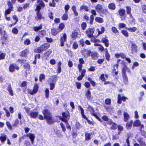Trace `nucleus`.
Instances as JSON below:
<instances>
[{"instance_id": "obj_1", "label": "nucleus", "mask_w": 146, "mask_h": 146, "mask_svg": "<svg viewBox=\"0 0 146 146\" xmlns=\"http://www.w3.org/2000/svg\"><path fill=\"white\" fill-rule=\"evenodd\" d=\"M43 113L44 116V118L47 120L48 124H52L54 122V120L52 119L51 114L48 110H44L43 111Z\"/></svg>"}, {"instance_id": "obj_2", "label": "nucleus", "mask_w": 146, "mask_h": 146, "mask_svg": "<svg viewBox=\"0 0 146 146\" xmlns=\"http://www.w3.org/2000/svg\"><path fill=\"white\" fill-rule=\"evenodd\" d=\"M62 117L60 118V119L63 121L65 122L66 123V125L68 129H71L70 126L68 125L67 123L68 121L69 118V115L68 113L63 112L62 113Z\"/></svg>"}, {"instance_id": "obj_3", "label": "nucleus", "mask_w": 146, "mask_h": 146, "mask_svg": "<svg viewBox=\"0 0 146 146\" xmlns=\"http://www.w3.org/2000/svg\"><path fill=\"white\" fill-rule=\"evenodd\" d=\"M50 46V44L46 43L38 47L35 50V52L36 53H40L43 51H44L48 48Z\"/></svg>"}, {"instance_id": "obj_4", "label": "nucleus", "mask_w": 146, "mask_h": 146, "mask_svg": "<svg viewBox=\"0 0 146 146\" xmlns=\"http://www.w3.org/2000/svg\"><path fill=\"white\" fill-rule=\"evenodd\" d=\"M35 5L36 6L35 11H40L41 9L43 8L45 6L44 3L42 0H37Z\"/></svg>"}, {"instance_id": "obj_5", "label": "nucleus", "mask_w": 146, "mask_h": 146, "mask_svg": "<svg viewBox=\"0 0 146 146\" xmlns=\"http://www.w3.org/2000/svg\"><path fill=\"white\" fill-rule=\"evenodd\" d=\"M60 36V46H63L64 45V42L66 41L67 35L66 33H62Z\"/></svg>"}, {"instance_id": "obj_6", "label": "nucleus", "mask_w": 146, "mask_h": 146, "mask_svg": "<svg viewBox=\"0 0 146 146\" xmlns=\"http://www.w3.org/2000/svg\"><path fill=\"white\" fill-rule=\"evenodd\" d=\"M88 110L91 113V114L93 116L96 117L100 121V119L97 115L96 114L95 112V111L94 108L91 106H89L88 108Z\"/></svg>"}, {"instance_id": "obj_7", "label": "nucleus", "mask_w": 146, "mask_h": 146, "mask_svg": "<svg viewBox=\"0 0 146 146\" xmlns=\"http://www.w3.org/2000/svg\"><path fill=\"white\" fill-rule=\"evenodd\" d=\"M94 31V29L93 28L87 29L86 31V33L88 37L89 38L92 37L93 36Z\"/></svg>"}, {"instance_id": "obj_8", "label": "nucleus", "mask_w": 146, "mask_h": 146, "mask_svg": "<svg viewBox=\"0 0 146 146\" xmlns=\"http://www.w3.org/2000/svg\"><path fill=\"white\" fill-rule=\"evenodd\" d=\"M91 53V51L90 50L86 49H84L82 51V54L86 58L90 56Z\"/></svg>"}, {"instance_id": "obj_9", "label": "nucleus", "mask_w": 146, "mask_h": 146, "mask_svg": "<svg viewBox=\"0 0 146 146\" xmlns=\"http://www.w3.org/2000/svg\"><path fill=\"white\" fill-rule=\"evenodd\" d=\"M38 86L36 84H35L33 90H29V93L32 95L36 94L37 92L38 89Z\"/></svg>"}, {"instance_id": "obj_10", "label": "nucleus", "mask_w": 146, "mask_h": 146, "mask_svg": "<svg viewBox=\"0 0 146 146\" xmlns=\"http://www.w3.org/2000/svg\"><path fill=\"white\" fill-rule=\"evenodd\" d=\"M19 68L15 64H11L9 67V70L11 72H13L15 71V69L18 70Z\"/></svg>"}, {"instance_id": "obj_11", "label": "nucleus", "mask_w": 146, "mask_h": 146, "mask_svg": "<svg viewBox=\"0 0 146 146\" xmlns=\"http://www.w3.org/2000/svg\"><path fill=\"white\" fill-rule=\"evenodd\" d=\"M57 77L56 75L51 76L49 79V83H55L57 81Z\"/></svg>"}, {"instance_id": "obj_12", "label": "nucleus", "mask_w": 146, "mask_h": 146, "mask_svg": "<svg viewBox=\"0 0 146 146\" xmlns=\"http://www.w3.org/2000/svg\"><path fill=\"white\" fill-rule=\"evenodd\" d=\"M92 58V59L96 60L98 56V54L97 52L93 51L91 53Z\"/></svg>"}, {"instance_id": "obj_13", "label": "nucleus", "mask_w": 146, "mask_h": 146, "mask_svg": "<svg viewBox=\"0 0 146 146\" xmlns=\"http://www.w3.org/2000/svg\"><path fill=\"white\" fill-rule=\"evenodd\" d=\"M38 114V112L36 111H35L34 110L31 111L29 114L31 117L32 118H36Z\"/></svg>"}, {"instance_id": "obj_14", "label": "nucleus", "mask_w": 146, "mask_h": 146, "mask_svg": "<svg viewBox=\"0 0 146 146\" xmlns=\"http://www.w3.org/2000/svg\"><path fill=\"white\" fill-rule=\"evenodd\" d=\"M132 52L133 53H136L137 51V46L136 44L134 43H132L131 44Z\"/></svg>"}, {"instance_id": "obj_15", "label": "nucleus", "mask_w": 146, "mask_h": 146, "mask_svg": "<svg viewBox=\"0 0 146 146\" xmlns=\"http://www.w3.org/2000/svg\"><path fill=\"white\" fill-rule=\"evenodd\" d=\"M26 136L27 137H29L31 139V143L33 144V143L34 139L35 138L34 135L33 133H29Z\"/></svg>"}, {"instance_id": "obj_16", "label": "nucleus", "mask_w": 146, "mask_h": 146, "mask_svg": "<svg viewBox=\"0 0 146 146\" xmlns=\"http://www.w3.org/2000/svg\"><path fill=\"white\" fill-rule=\"evenodd\" d=\"M123 115L124 121L125 122H127L130 118L129 115L127 113L125 112L123 113Z\"/></svg>"}, {"instance_id": "obj_17", "label": "nucleus", "mask_w": 146, "mask_h": 146, "mask_svg": "<svg viewBox=\"0 0 146 146\" xmlns=\"http://www.w3.org/2000/svg\"><path fill=\"white\" fill-rule=\"evenodd\" d=\"M78 108L80 110L81 113V115H82V117L84 119L87 120V121H88V118H87V117H86V116H85V115H84V109L82 107L80 106H78Z\"/></svg>"}, {"instance_id": "obj_18", "label": "nucleus", "mask_w": 146, "mask_h": 146, "mask_svg": "<svg viewBox=\"0 0 146 146\" xmlns=\"http://www.w3.org/2000/svg\"><path fill=\"white\" fill-rule=\"evenodd\" d=\"M102 41L105 44L106 46L108 47L109 46V40L107 37H105L102 38Z\"/></svg>"}, {"instance_id": "obj_19", "label": "nucleus", "mask_w": 146, "mask_h": 146, "mask_svg": "<svg viewBox=\"0 0 146 146\" xmlns=\"http://www.w3.org/2000/svg\"><path fill=\"white\" fill-rule=\"evenodd\" d=\"M84 10L86 12H88L89 11L88 7L87 6L84 5H81L80 8V11H81Z\"/></svg>"}, {"instance_id": "obj_20", "label": "nucleus", "mask_w": 146, "mask_h": 146, "mask_svg": "<svg viewBox=\"0 0 146 146\" xmlns=\"http://www.w3.org/2000/svg\"><path fill=\"white\" fill-rule=\"evenodd\" d=\"M37 12L36 14L37 17H36V20L41 19L43 18L42 15L41 14V13L40 12V11H35Z\"/></svg>"}, {"instance_id": "obj_21", "label": "nucleus", "mask_w": 146, "mask_h": 146, "mask_svg": "<svg viewBox=\"0 0 146 146\" xmlns=\"http://www.w3.org/2000/svg\"><path fill=\"white\" fill-rule=\"evenodd\" d=\"M29 52V51L28 49H26L23 51L21 53V55L22 56L26 57Z\"/></svg>"}, {"instance_id": "obj_22", "label": "nucleus", "mask_w": 146, "mask_h": 146, "mask_svg": "<svg viewBox=\"0 0 146 146\" xmlns=\"http://www.w3.org/2000/svg\"><path fill=\"white\" fill-rule=\"evenodd\" d=\"M105 28L104 27H101L97 29V31L98 32V35H100L102 34L104 32Z\"/></svg>"}, {"instance_id": "obj_23", "label": "nucleus", "mask_w": 146, "mask_h": 146, "mask_svg": "<svg viewBox=\"0 0 146 146\" xmlns=\"http://www.w3.org/2000/svg\"><path fill=\"white\" fill-rule=\"evenodd\" d=\"M95 8L97 11L99 12L102 11L103 7L101 5L98 4L96 6Z\"/></svg>"}, {"instance_id": "obj_24", "label": "nucleus", "mask_w": 146, "mask_h": 146, "mask_svg": "<svg viewBox=\"0 0 146 146\" xmlns=\"http://www.w3.org/2000/svg\"><path fill=\"white\" fill-rule=\"evenodd\" d=\"M60 32L58 29H53L52 30L51 33L54 36H56Z\"/></svg>"}, {"instance_id": "obj_25", "label": "nucleus", "mask_w": 146, "mask_h": 146, "mask_svg": "<svg viewBox=\"0 0 146 146\" xmlns=\"http://www.w3.org/2000/svg\"><path fill=\"white\" fill-rule=\"evenodd\" d=\"M133 122L132 120H131L129 122H127L126 125V127L127 129H131Z\"/></svg>"}, {"instance_id": "obj_26", "label": "nucleus", "mask_w": 146, "mask_h": 146, "mask_svg": "<svg viewBox=\"0 0 146 146\" xmlns=\"http://www.w3.org/2000/svg\"><path fill=\"white\" fill-rule=\"evenodd\" d=\"M7 136L6 135H2L0 136V140L2 143H4L6 139Z\"/></svg>"}, {"instance_id": "obj_27", "label": "nucleus", "mask_w": 146, "mask_h": 146, "mask_svg": "<svg viewBox=\"0 0 146 146\" xmlns=\"http://www.w3.org/2000/svg\"><path fill=\"white\" fill-rule=\"evenodd\" d=\"M126 12L129 15V16L130 18H131L132 17V15L131 14V7H126Z\"/></svg>"}, {"instance_id": "obj_28", "label": "nucleus", "mask_w": 146, "mask_h": 146, "mask_svg": "<svg viewBox=\"0 0 146 146\" xmlns=\"http://www.w3.org/2000/svg\"><path fill=\"white\" fill-rule=\"evenodd\" d=\"M65 27L64 24L63 23H61L59 25L58 29L60 32Z\"/></svg>"}, {"instance_id": "obj_29", "label": "nucleus", "mask_w": 146, "mask_h": 146, "mask_svg": "<svg viewBox=\"0 0 146 146\" xmlns=\"http://www.w3.org/2000/svg\"><path fill=\"white\" fill-rule=\"evenodd\" d=\"M140 121L139 120H137L134 122L133 126L134 127H137L140 126Z\"/></svg>"}, {"instance_id": "obj_30", "label": "nucleus", "mask_w": 146, "mask_h": 146, "mask_svg": "<svg viewBox=\"0 0 146 146\" xmlns=\"http://www.w3.org/2000/svg\"><path fill=\"white\" fill-rule=\"evenodd\" d=\"M125 29L131 32H134L136 31L137 29L136 27H135L132 28L126 27Z\"/></svg>"}, {"instance_id": "obj_31", "label": "nucleus", "mask_w": 146, "mask_h": 146, "mask_svg": "<svg viewBox=\"0 0 146 146\" xmlns=\"http://www.w3.org/2000/svg\"><path fill=\"white\" fill-rule=\"evenodd\" d=\"M108 7L109 9L112 10H114L115 8V6L114 3H111L108 5Z\"/></svg>"}, {"instance_id": "obj_32", "label": "nucleus", "mask_w": 146, "mask_h": 146, "mask_svg": "<svg viewBox=\"0 0 146 146\" xmlns=\"http://www.w3.org/2000/svg\"><path fill=\"white\" fill-rule=\"evenodd\" d=\"M95 20L97 22L102 23L104 22L103 19L100 17H97L95 18Z\"/></svg>"}, {"instance_id": "obj_33", "label": "nucleus", "mask_w": 146, "mask_h": 146, "mask_svg": "<svg viewBox=\"0 0 146 146\" xmlns=\"http://www.w3.org/2000/svg\"><path fill=\"white\" fill-rule=\"evenodd\" d=\"M124 83L125 84H127L128 83V78L126 75L123 76Z\"/></svg>"}, {"instance_id": "obj_34", "label": "nucleus", "mask_w": 146, "mask_h": 146, "mask_svg": "<svg viewBox=\"0 0 146 146\" xmlns=\"http://www.w3.org/2000/svg\"><path fill=\"white\" fill-rule=\"evenodd\" d=\"M72 9L73 11L74 14L76 16H77L78 15V13L76 11V8L75 5H73L72 7Z\"/></svg>"}, {"instance_id": "obj_35", "label": "nucleus", "mask_w": 146, "mask_h": 146, "mask_svg": "<svg viewBox=\"0 0 146 146\" xmlns=\"http://www.w3.org/2000/svg\"><path fill=\"white\" fill-rule=\"evenodd\" d=\"M42 28V25L40 24L38 27H34L33 28V30L35 31H37L41 29Z\"/></svg>"}, {"instance_id": "obj_36", "label": "nucleus", "mask_w": 146, "mask_h": 146, "mask_svg": "<svg viewBox=\"0 0 146 146\" xmlns=\"http://www.w3.org/2000/svg\"><path fill=\"white\" fill-rule=\"evenodd\" d=\"M78 33L77 32H75L73 33L71 35V38L72 39L74 40L77 36Z\"/></svg>"}, {"instance_id": "obj_37", "label": "nucleus", "mask_w": 146, "mask_h": 146, "mask_svg": "<svg viewBox=\"0 0 146 146\" xmlns=\"http://www.w3.org/2000/svg\"><path fill=\"white\" fill-rule=\"evenodd\" d=\"M7 90L9 92L10 94L12 96L13 95V92L11 86L10 85H9L8 87L7 88Z\"/></svg>"}, {"instance_id": "obj_38", "label": "nucleus", "mask_w": 146, "mask_h": 146, "mask_svg": "<svg viewBox=\"0 0 146 146\" xmlns=\"http://www.w3.org/2000/svg\"><path fill=\"white\" fill-rule=\"evenodd\" d=\"M85 135L86 140H88L91 139V134L85 133Z\"/></svg>"}, {"instance_id": "obj_39", "label": "nucleus", "mask_w": 146, "mask_h": 146, "mask_svg": "<svg viewBox=\"0 0 146 146\" xmlns=\"http://www.w3.org/2000/svg\"><path fill=\"white\" fill-rule=\"evenodd\" d=\"M125 10L123 9H121L119 10V14L121 16H123L125 14Z\"/></svg>"}, {"instance_id": "obj_40", "label": "nucleus", "mask_w": 146, "mask_h": 146, "mask_svg": "<svg viewBox=\"0 0 146 146\" xmlns=\"http://www.w3.org/2000/svg\"><path fill=\"white\" fill-rule=\"evenodd\" d=\"M19 120L18 119H17L15 120L14 123L13 125L14 126L18 127L19 126Z\"/></svg>"}, {"instance_id": "obj_41", "label": "nucleus", "mask_w": 146, "mask_h": 146, "mask_svg": "<svg viewBox=\"0 0 146 146\" xmlns=\"http://www.w3.org/2000/svg\"><path fill=\"white\" fill-rule=\"evenodd\" d=\"M68 18V15L67 13L64 14L62 17V19L64 20H67Z\"/></svg>"}, {"instance_id": "obj_42", "label": "nucleus", "mask_w": 146, "mask_h": 146, "mask_svg": "<svg viewBox=\"0 0 146 146\" xmlns=\"http://www.w3.org/2000/svg\"><path fill=\"white\" fill-rule=\"evenodd\" d=\"M121 32L122 34L126 37H128L129 36L128 33L125 30H121Z\"/></svg>"}, {"instance_id": "obj_43", "label": "nucleus", "mask_w": 146, "mask_h": 146, "mask_svg": "<svg viewBox=\"0 0 146 146\" xmlns=\"http://www.w3.org/2000/svg\"><path fill=\"white\" fill-rule=\"evenodd\" d=\"M6 125L8 129L10 130H12V127L10 123L8 121H7L6 123Z\"/></svg>"}, {"instance_id": "obj_44", "label": "nucleus", "mask_w": 146, "mask_h": 146, "mask_svg": "<svg viewBox=\"0 0 146 146\" xmlns=\"http://www.w3.org/2000/svg\"><path fill=\"white\" fill-rule=\"evenodd\" d=\"M117 127V125L115 123H113L111 125V128L112 129H115Z\"/></svg>"}, {"instance_id": "obj_45", "label": "nucleus", "mask_w": 146, "mask_h": 146, "mask_svg": "<svg viewBox=\"0 0 146 146\" xmlns=\"http://www.w3.org/2000/svg\"><path fill=\"white\" fill-rule=\"evenodd\" d=\"M12 10H13L9 8L8 9L6 10L5 12V15H7L10 14L11 11Z\"/></svg>"}, {"instance_id": "obj_46", "label": "nucleus", "mask_w": 146, "mask_h": 146, "mask_svg": "<svg viewBox=\"0 0 146 146\" xmlns=\"http://www.w3.org/2000/svg\"><path fill=\"white\" fill-rule=\"evenodd\" d=\"M12 33L15 34H17L18 32V30L16 28H14L12 30Z\"/></svg>"}, {"instance_id": "obj_47", "label": "nucleus", "mask_w": 146, "mask_h": 146, "mask_svg": "<svg viewBox=\"0 0 146 146\" xmlns=\"http://www.w3.org/2000/svg\"><path fill=\"white\" fill-rule=\"evenodd\" d=\"M5 53H1L0 52V60L4 59L5 58Z\"/></svg>"}, {"instance_id": "obj_48", "label": "nucleus", "mask_w": 146, "mask_h": 146, "mask_svg": "<svg viewBox=\"0 0 146 146\" xmlns=\"http://www.w3.org/2000/svg\"><path fill=\"white\" fill-rule=\"evenodd\" d=\"M3 110L6 112V116L8 117H9L10 114L9 111L5 108H4Z\"/></svg>"}, {"instance_id": "obj_49", "label": "nucleus", "mask_w": 146, "mask_h": 146, "mask_svg": "<svg viewBox=\"0 0 146 146\" xmlns=\"http://www.w3.org/2000/svg\"><path fill=\"white\" fill-rule=\"evenodd\" d=\"M31 43V41L29 39H26L24 42V44L27 45H29Z\"/></svg>"}, {"instance_id": "obj_50", "label": "nucleus", "mask_w": 146, "mask_h": 146, "mask_svg": "<svg viewBox=\"0 0 146 146\" xmlns=\"http://www.w3.org/2000/svg\"><path fill=\"white\" fill-rule=\"evenodd\" d=\"M86 27V23L83 22L82 24L81 27L83 30H85Z\"/></svg>"}, {"instance_id": "obj_51", "label": "nucleus", "mask_w": 146, "mask_h": 146, "mask_svg": "<svg viewBox=\"0 0 146 146\" xmlns=\"http://www.w3.org/2000/svg\"><path fill=\"white\" fill-rule=\"evenodd\" d=\"M86 96L87 98L89 99L91 97V93L90 91L89 90V89H88V90L86 94Z\"/></svg>"}, {"instance_id": "obj_52", "label": "nucleus", "mask_w": 146, "mask_h": 146, "mask_svg": "<svg viewBox=\"0 0 146 146\" xmlns=\"http://www.w3.org/2000/svg\"><path fill=\"white\" fill-rule=\"evenodd\" d=\"M50 86V89L51 90H53L54 88L55 83H49Z\"/></svg>"}, {"instance_id": "obj_53", "label": "nucleus", "mask_w": 146, "mask_h": 146, "mask_svg": "<svg viewBox=\"0 0 146 146\" xmlns=\"http://www.w3.org/2000/svg\"><path fill=\"white\" fill-rule=\"evenodd\" d=\"M27 82H26L24 81L21 84V86L24 87L25 89L27 88Z\"/></svg>"}, {"instance_id": "obj_54", "label": "nucleus", "mask_w": 146, "mask_h": 146, "mask_svg": "<svg viewBox=\"0 0 146 146\" xmlns=\"http://www.w3.org/2000/svg\"><path fill=\"white\" fill-rule=\"evenodd\" d=\"M7 5L9 6V9H13V5L11 3V2L10 1H8L7 2Z\"/></svg>"}, {"instance_id": "obj_55", "label": "nucleus", "mask_w": 146, "mask_h": 146, "mask_svg": "<svg viewBox=\"0 0 146 146\" xmlns=\"http://www.w3.org/2000/svg\"><path fill=\"white\" fill-rule=\"evenodd\" d=\"M80 44L82 45V47H83L85 45V41L83 39H81L79 41Z\"/></svg>"}, {"instance_id": "obj_56", "label": "nucleus", "mask_w": 146, "mask_h": 146, "mask_svg": "<svg viewBox=\"0 0 146 146\" xmlns=\"http://www.w3.org/2000/svg\"><path fill=\"white\" fill-rule=\"evenodd\" d=\"M94 19V17L93 15H91L90 16V23L91 24H92L93 23V21Z\"/></svg>"}, {"instance_id": "obj_57", "label": "nucleus", "mask_w": 146, "mask_h": 146, "mask_svg": "<svg viewBox=\"0 0 146 146\" xmlns=\"http://www.w3.org/2000/svg\"><path fill=\"white\" fill-rule=\"evenodd\" d=\"M142 8L143 13L146 14V5H143L142 6Z\"/></svg>"}, {"instance_id": "obj_58", "label": "nucleus", "mask_w": 146, "mask_h": 146, "mask_svg": "<svg viewBox=\"0 0 146 146\" xmlns=\"http://www.w3.org/2000/svg\"><path fill=\"white\" fill-rule=\"evenodd\" d=\"M118 130L119 131H120L118 132V135H119L121 131H122L123 130V127L122 126L119 125L118 127Z\"/></svg>"}, {"instance_id": "obj_59", "label": "nucleus", "mask_w": 146, "mask_h": 146, "mask_svg": "<svg viewBox=\"0 0 146 146\" xmlns=\"http://www.w3.org/2000/svg\"><path fill=\"white\" fill-rule=\"evenodd\" d=\"M45 38L47 42H53V39L51 38H48V37H46Z\"/></svg>"}, {"instance_id": "obj_60", "label": "nucleus", "mask_w": 146, "mask_h": 146, "mask_svg": "<svg viewBox=\"0 0 146 146\" xmlns=\"http://www.w3.org/2000/svg\"><path fill=\"white\" fill-rule=\"evenodd\" d=\"M111 100L110 99L107 98L105 100V103L107 105H110L111 103Z\"/></svg>"}, {"instance_id": "obj_61", "label": "nucleus", "mask_w": 146, "mask_h": 146, "mask_svg": "<svg viewBox=\"0 0 146 146\" xmlns=\"http://www.w3.org/2000/svg\"><path fill=\"white\" fill-rule=\"evenodd\" d=\"M73 47L74 49H76L78 47V45L76 42H75L74 43L73 45Z\"/></svg>"}, {"instance_id": "obj_62", "label": "nucleus", "mask_w": 146, "mask_h": 146, "mask_svg": "<svg viewBox=\"0 0 146 146\" xmlns=\"http://www.w3.org/2000/svg\"><path fill=\"white\" fill-rule=\"evenodd\" d=\"M126 26L125 24L124 23H120L119 24V28H124Z\"/></svg>"}, {"instance_id": "obj_63", "label": "nucleus", "mask_w": 146, "mask_h": 146, "mask_svg": "<svg viewBox=\"0 0 146 146\" xmlns=\"http://www.w3.org/2000/svg\"><path fill=\"white\" fill-rule=\"evenodd\" d=\"M46 31L44 30H42L39 31V34L43 36L45 35L46 34Z\"/></svg>"}, {"instance_id": "obj_64", "label": "nucleus", "mask_w": 146, "mask_h": 146, "mask_svg": "<svg viewBox=\"0 0 146 146\" xmlns=\"http://www.w3.org/2000/svg\"><path fill=\"white\" fill-rule=\"evenodd\" d=\"M45 76L43 74H41L40 75L39 77V79L40 81L41 82V80L44 78Z\"/></svg>"}]
</instances>
